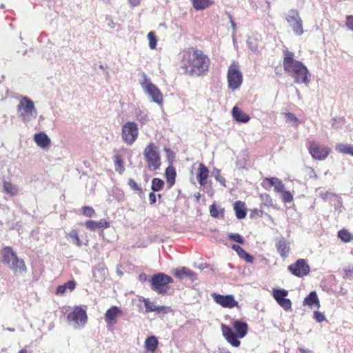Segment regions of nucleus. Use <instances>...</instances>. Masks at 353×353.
<instances>
[{"label":"nucleus","instance_id":"obj_1","mask_svg":"<svg viewBox=\"0 0 353 353\" xmlns=\"http://www.w3.org/2000/svg\"><path fill=\"white\" fill-rule=\"evenodd\" d=\"M210 59L201 50L191 47L180 53V69L190 77L205 75L209 70Z\"/></svg>","mask_w":353,"mask_h":353},{"label":"nucleus","instance_id":"obj_2","mask_svg":"<svg viewBox=\"0 0 353 353\" xmlns=\"http://www.w3.org/2000/svg\"><path fill=\"white\" fill-rule=\"evenodd\" d=\"M283 65L284 70L292 77L294 83L308 85L310 74L303 63L294 59V53L288 50L283 51Z\"/></svg>","mask_w":353,"mask_h":353},{"label":"nucleus","instance_id":"obj_3","mask_svg":"<svg viewBox=\"0 0 353 353\" xmlns=\"http://www.w3.org/2000/svg\"><path fill=\"white\" fill-rule=\"evenodd\" d=\"M232 328L225 324L221 325L223 336L226 341L234 347H239L241 342L239 339L246 336L248 325L245 322L236 320L232 323Z\"/></svg>","mask_w":353,"mask_h":353},{"label":"nucleus","instance_id":"obj_4","mask_svg":"<svg viewBox=\"0 0 353 353\" xmlns=\"http://www.w3.org/2000/svg\"><path fill=\"white\" fill-rule=\"evenodd\" d=\"M1 261L8 266L14 274H21L27 268L23 259L19 258L17 253L10 246H6L0 251Z\"/></svg>","mask_w":353,"mask_h":353},{"label":"nucleus","instance_id":"obj_5","mask_svg":"<svg viewBox=\"0 0 353 353\" xmlns=\"http://www.w3.org/2000/svg\"><path fill=\"white\" fill-rule=\"evenodd\" d=\"M143 155L146 167L150 171L159 170L161 165V157L159 147L154 143L150 142L144 148Z\"/></svg>","mask_w":353,"mask_h":353},{"label":"nucleus","instance_id":"obj_6","mask_svg":"<svg viewBox=\"0 0 353 353\" xmlns=\"http://www.w3.org/2000/svg\"><path fill=\"white\" fill-rule=\"evenodd\" d=\"M17 110L19 116L25 123L30 122L37 116V110L34 103L28 97H21L19 103L17 106Z\"/></svg>","mask_w":353,"mask_h":353},{"label":"nucleus","instance_id":"obj_7","mask_svg":"<svg viewBox=\"0 0 353 353\" xmlns=\"http://www.w3.org/2000/svg\"><path fill=\"white\" fill-rule=\"evenodd\" d=\"M173 281L174 280L171 276L164 273H158L151 278V288L158 294H164L167 293L169 289L168 284L173 283Z\"/></svg>","mask_w":353,"mask_h":353},{"label":"nucleus","instance_id":"obj_8","mask_svg":"<svg viewBox=\"0 0 353 353\" xmlns=\"http://www.w3.org/2000/svg\"><path fill=\"white\" fill-rule=\"evenodd\" d=\"M228 87L234 90L243 83V74L237 62H232L228 68L227 74Z\"/></svg>","mask_w":353,"mask_h":353},{"label":"nucleus","instance_id":"obj_9","mask_svg":"<svg viewBox=\"0 0 353 353\" xmlns=\"http://www.w3.org/2000/svg\"><path fill=\"white\" fill-rule=\"evenodd\" d=\"M139 136V128L134 121L126 122L121 128V138L123 141L132 145L137 139Z\"/></svg>","mask_w":353,"mask_h":353},{"label":"nucleus","instance_id":"obj_10","mask_svg":"<svg viewBox=\"0 0 353 353\" xmlns=\"http://www.w3.org/2000/svg\"><path fill=\"white\" fill-rule=\"evenodd\" d=\"M143 79L141 82V85L145 92L152 98V101L159 105H161L163 101V94L160 90L151 82L150 79L148 78L145 73H143Z\"/></svg>","mask_w":353,"mask_h":353},{"label":"nucleus","instance_id":"obj_11","mask_svg":"<svg viewBox=\"0 0 353 353\" xmlns=\"http://www.w3.org/2000/svg\"><path fill=\"white\" fill-rule=\"evenodd\" d=\"M307 148L312 158L319 161L325 160L331 152L330 148L320 144L315 141H310Z\"/></svg>","mask_w":353,"mask_h":353},{"label":"nucleus","instance_id":"obj_12","mask_svg":"<svg viewBox=\"0 0 353 353\" xmlns=\"http://www.w3.org/2000/svg\"><path fill=\"white\" fill-rule=\"evenodd\" d=\"M67 320L70 323H72L75 327H83L88 321L85 310L81 306H75L73 310L68 314Z\"/></svg>","mask_w":353,"mask_h":353},{"label":"nucleus","instance_id":"obj_13","mask_svg":"<svg viewBox=\"0 0 353 353\" xmlns=\"http://www.w3.org/2000/svg\"><path fill=\"white\" fill-rule=\"evenodd\" d=\"M288 270L297 277H303L310 274V267L305 259H300L290 265Z\"/></svg>","mask_w":353,"mask_h":353},{"label":"nucleus","instance_id":"obj_14","mask_svg":"<svg viewBox=\"0 0 353 353\" xmlns=\"http://www.w3.org/2000/svg\"><path fill=\"white\" fill-rule=\"evenodd\" d=\"M286 20L292 26L295 34L301 35L303 33V23L298 11L291 10L286 17Z\"/></svg>","mask_w":353,"mask_h":353},{"label":"nucleus","instance_id":"obj_15","mask_svg":"<svg viewBox=\"0 0 353 353\" xmlns=\"http://www.w3.org/2000/svg\"><path fill=\"white\" fill-rule=\"evenodd\" d=\"M272 295L277 303L285 310L291 309L292 302L289 299L286 298L288 295V290L284 289H274Z\"/></svg>","mask_w":353,"mask_h":353},{"label":"nucleus","instance_id":"obj_16","mask_svg":"<svg viewBox=\"0 0 353 353\" xmlns=\"http://www.w3.org/2000/svg\"><path fill=\"white\" fill-rule=\"evenodd\" d=\"M212 296L214 301L223 307L233 308L238 306V301L234 299L233 295H221L213 293Z\"/></svg>","mask_w":353,"mask_h":353},{"label":"nucleus","instance_id":"obj_17","mask_svg":"<svg viewBox=\"0 0 353 353\" xmlns=\"http://www.w3.org/2000/svg\"><path fill=\"white\" fill-rule=\"evenodd\" d=\"M123 314V311L119 307L112 306L105 313V321L109 325L116 324L117 318Z\"/></svg>","mask_w":353,"mask_h":353},{"label":"nucleus","instance_id":"obj_18","mask_svg":"<svg viewBox=\"0 0 353 353\" xmlns=\"http://www.w3.org/2000/svg\"><path fill=\"white\" fill-rule=\"evenodd\" d=\"M275 247L283 259H285L288 256L290 251V244L285 238L278 240L275 243Z\"/></svg>","mask_w":353,"mask_h":353},{"label":"nucleus","instance_id":"obj_19","mask_svg":"<svg viewBox=\"0 0 353 353\" xmlns=\"http://www.w3.org/2000/svg\"><path fill=\"white\" fill-rule=\"evenodd\" d=\"M209 173L208 168L203 163L199 165L196 172V179L201 186H205L207 184Z\"/></svg>","mask_w":353,"mask_h":353},{"label":"nucleus","instance_id":"obj_20","mask_svg":"<svg viewBox=\"0 0 353 353\" xmlns=\"http://www.w3.org/2000/svg\"><path fill=\"white\" fill-rule=\"evenodd\" d=\"M304 305H308L310 307H315L319 309L321 305L317 294L315 291L311 292L303 301Z\"/></svg>","mask_w":353,"mask_h":353},{"label":"nucleus","instance_id":"obj_21","mask_svg":"<svg viewBox=\"0 0 353 353\" xmlns=\"http://www.w3.org/2000/svg\"><path fill=\"white\" fill-rule=\"evenodd\" d=\"M85 227L90 230H95L97 228H108L110 227V223L105 219H101L99 221L88 220L85 223Z\"/></svg>","mask_w":353,"mask_h":353},{"label":"nucleus","instance_id":"obj_22","mask_svg":"<svg viewBox=\"0 0 353 353\" xmlns=\"http://www.w3.org/2000/svg\"><path fill=\"white\" fill-rule=\"evenodd\" d=\"M232 250H234L239 256L241 259L245 260L247 263H253L254 257L248 253L244 249H243L241 246L233 244L232 245Z\"/></svg>","mask_w":353,"mask_h":353},{"label":"nucleus","instance_id":"obj_23","mask_svg":"<svg viewBox=\"0 0 353 353\" xmlns=\"http://www.w3.org/2000/svg\"><path fill=\"white\" fill-rule=\"evenodd\" d=\"M234 210L238 219H243L246 216L247 210L245 204L241 201H237L234 204Z\"/></svg>","mask_w":353,"mask_h":353},{"label":"nucleus","instance_id":"obj_24","mask_svg":"<svg viewBox=\"0 0 353 353\" xmlns=\"http://www.w3.org/2000/svg\"><path fill=\"white\" fill-rule=\"evenodd\" d=\"M232 114L233 118L239 122L247 123L250 119V117L246 113L236 106L233 108Z\"/></svg>","mask_w":353,"mask_h":353},{"label":"nucleus","instance_id":"obj_25","mask_svg":"<svg viewBox=\"0 0 353 353\" xmlns=\"http://www.w3.org/2000/svg\"><path fill=\"white\" fill-rule=\"evenodd\" d=\"M34 140L37 145L41 148H46L50 144V139L44 132L35 134Z\"/></svg>","mask_w":353,"mask_h":353},{"label":"nucleus","instance_id":"obj_26","mask_svg":"<svg viewBox=\"0 0 353 353\" xmlns=\"http://www.w3.org/2000/svg\"><path fill=\"white\" fill-rule=\"evenodd\" d=\"M166 181L168 188H171L175 183V179L176 176V172L174 166H168L165 169V173Z\"/></svg>","mask_w":353,"mask_h":353},{"label":"nucleus","instance_id":"obj_27","mask_svg":"<svg viewBox=\"0 0 353 353\" xmlns=\"http://www.w3.org/2000/svg\"><path fill=\"white\" fill-rule=\"evenodd\" d=\"M174 275L179 279H183L184 276H188L192 280H194L196 279V274L190 269L185 267L177 268L175 270Z\"/></svg>","mask_w":353,"mask_h":353},{"label":"nucleus","instance_id":"obj_28","mask_svg":"<svg viewBox=\"0 0 353 353\" xmlns=\"http://www.w3.org/2000/svg\"><path fill=\"white\" fill-rule=\"evenodd\" d=\"M159 345L157 338L154 336H148L145 341V348L148 352L154 353Z\"/></svg>","mask_w":353,"mask_h":353},{"label":"nucleus","instance_id":"obj_29","mask_svg":"<svg viewBox=\"0 0 353 353\" xmlns=\"http://www.w3.org/2000/svg\"><path fill=\"white\" fill-rule=\"evenodd\" d=\"M76 282L74 280L69 281L63 285H59L57 288L56 294L63 295L67 290L72 292L75 289Z\"/></svg>","mask_w":353,"mask_h":353},{"label":"nucleus","instance_id":"obj_30","mask_svg":"<svg viewBox=\"0 0 353 353\" xmlns=\"http://www.w3.org/2000/svg\"><path fill=\"white\" fill-rule=\"evenodd\" d=\"M113 161L115 171L119 174H122L125 172V162L119 154H115L113 157Z\"/></svg>","mask_w":353,"mask_h":353},{"label":"nucleus","instance_id":"obj_31","mask_svg":"<svg viewBox=\"0 0 353 353\" xmlns=\"http://www.w3.org/2000/svg\"><path fill=\"white\" fill-rule=\"evenodd\" d=\"M3 191L8 194L14 196L19 192L18 187L10 181H4L3 183Z\"/></svg>","mask_w":353,"mask_h":353},{"label":"nucleus","instance_id":"obj_32","mask_svg":"<svg viewBox=\"0 0 353 353\" xmlns=\"http://www.w3.org/2000/svg\"><path fill=\"white\" fill-rule=\"evenodd\" d=\"M194 8L201 10L208 8L212 2L210 0H191Z\"/></svg>","mask_w":353,"mask_h":353},{"label":"nucleus","instance_id":"obj_33","mask_svg":"<svg viewBox=\"0 0 353 353\" xmlns=\"http://www.w3.org/2000/svg\"><path fill=\"white\" fill-rule=\"evenodd\" d=\"M338 237L345 243H348L353 240V234L345 229H342L338 232Z\"/></svg>","mask_w":353,"mask_h":353},{"label":"nucleus","instance_id":"obj_34","mask_svg":"<svg viewBox=\"0 0 353 353\" xmlns=\"http://www.w3.org/2000/svg\"><path fill=\"white\" fill-rule=\"evenodd\" d=\"M164 181L159 178H154L152 181L151 189L153 192L161 191L164 186Z\"/></svg>","mask_w":353,"mask_h":353},{"label":"nucleus","instance_id":"obj_35","mask_svg":"<svg viewBox=\"0 0 353 353\" xmlns=\"http://www.w3.org/2000/svg\"><path fill=\"white\" fill-rule=\"evenodd\" d=\"M210 215L214 218H223L224 216L223 209L219 210L215 203H213L210 206Z\"/></svg>","mask_w":353,"mask_h":353},{"label":"nucleus","instance_id":"obj_36","mask_svg":"<svg viewBox=\"0 0 353 353\" xmlns=\"http://www.w3.org/2000/svg\"><path fill=\"white\" fill-rule=\"evenodd\" d=\"M144 305L145 307L146 312H161L163 310V307L155 306L154 303L149 301L148 299L143 300Z\"/></svg>","mask_w":353,"mask_h":353},{"label":"nucleus","instance_id":"obj_37","mask_svg":"<svg viewBox=\"0 0 353 353\" xmlns=\"http://www.w3.org/2000/svg\"><path fill=\"white\" fill-rule=\"evenodd\" d=\"M352 146L353 145L350 144H339L336 146V150L338 152L350 155Z\"/></svg>","mask_w":353,"mask_h":353},{"label":"nucleus","instance_id":"obj_38","mask_svg":"<svg viewBox=\"0 0 353 353\" xmlns=\"http://www.w3.org/2000/svg\"><path fill=\"white\" fill-rule=\"evenodd\" d=\"M128 184L132 190L137 192L139 194H142L143 193L141 185H139L133 179H129Z\"/></svg>","mask_w":353,"mask_h":353},{"label":"nucleus","instance_id":"obj_39","mask_svg":"<svg viewBox=\"0 0 353 353\" xmlns=\"http://www.w3.org/2000/svg\"><path fill=\"white\" fill-rule=\"evenodd\" d=\"M68 237L74 241L75 245L78 247L82 245V241H81L78 232L75 230H72L68 234Z\"/></svg>","mask_w":353,"mask_h":353},{"label":"nucleus","instance_id":"obj_40","mask_svg":"<svg viewBox=\"0 0 353 353\" xmlns=\"http://www.w3.org/2000/svg\"><path fill=\"white\" fill-rule=\"evenodd\" d=\"M285 117L287 121L292 122L295 126H298L300 123L299 119L291 112L285 113Z\"/></svg>","mask_w":353,"mask_h":353},{"label":"nucleus","instance_id":"obj_41","mask_svg":"<svg viewBox=\"0 0 353 353\" xmlns=\"http://www.w3.org/2000/svg\"><path fill=\"white\" fill-rule=\"evenodd\" d=\"M149 46L151 49H155L157 47V39L153 32H150L148 34Z\"/></svg>","mask_w":353,"mask_h":353},{"label":"nucleus","instance_id":"obj_42","mask_svg":"<svg viewBox=\"0 0 353 353\" xmlns=\"http://www.w3.org/2000/svg\"><path fill=\"white\" fill-rule=\"evenodd\" d=\"M281 194L282 200L285 203H290L294 199L293 195L288 190H284Z\"/></svg>","mask_w":353,"mask_h":353},{"label":"nucleus","instance_id":"obj_43","mask_svg":"<svg viewBox=\"0 0 353 353\" xmlns=\"http://www.w3.org/2000/svg\"><path fill=\"white\" fill-rule=\"evenodd\" d=\"M136 118L141 124H144L148 121V115L140 110L136 112Z\"/></svg>","mask_w":353,"mask_h":353},{"label":"nucleus","instance_id":"obj_44","mask_svg":"<svg viewBox=\"0 0 353 353\" xmlns=\"http://www.w3.org/2000/svg\"><path fill=\"white\" fill-rule=\"evenodd\" d=\"M82 213L86 217H92L95 214L94 210L90 206H83Z\"/></svg>","mask_w":353,"mask_h":353},{"label":"nucleus","instance_id":"obj_45","mask_svg":"<svg viewBox=\"0 0 353 353\" xmlns=\"http://www.w3.org/2000/svg\"><path fill=\"white\" fill-rule=\"evenodd\" d=\"M260 199L263 202V204L265 205H266V206L272 205V199L268 194H267V193L261 194L260 195Z\"/></svg>","mask_w":353,"mask_h":353},{"label":"nucleus","instance_id":"obj_46","mask_svg":"<svg viewBox=\"0 0 353 353\" xmlns=\"http://www.w3.org/2000/svg\"><path fill=\"white\" fill-rule=\"evenodd\" d=\"M264 212L261 210H259L257 208H254L251 210L250 218H261L263 216Z\"/></svg>","mask_w":353,"mask_h":353},{"label":"nucleus","instance_id":"obj_47","mask_svg":"<svg viewBox=\"0 0 353 353\" xmlns=\"http://www.w3.org/2000/svg\"><path fill=\"white\" fill-rule=\"evenodd\" d=\"M229 239L235 242L239 243L241 244L244 243V240L242 236L239 234H231L229 235Z\"/></svg>","mask_w":353,"mask_h":353},{"label":"nucleus","instance_id":"obj_48","mask_svg":"<svg viewBox=\"0 0 353 353\" xmlns=\"http://www.w3.org/2000/svg\"><path fill=\"white\" fill-rule=\"evenodd\" d=\"M274 191L278 193H281L285 190V185L282 181L279 179L278 182L274 186Z\"/></svg>","mask_w":353,"mask_h":353},{"label":"nucleus","instance_id":"obj_49","mask_svg":"<svg viewBox=\"0 0 353 353\" xmlns=\"http://www.w3.org/2000/svg\"><path fill=\"white\" fill-rule=\"evenodd\" d=\"M279 179L276 177L265 178L263 183L267 182L269 186H274Z\"/></svg>","mask_w":353,"mask_h":353},{"label":"nucleus","instance_id":"obj_50","mask_svg":"<svg viewBox=\"0 0 353 353\" xmlns=\"http://www.w3.org/2000/svg\"><path fill=\"white\" fill-rule=\"evenodd\" d=\"M314 316L316 321L319 323L323 322L325 320V316L319 311H315L314 312Z\"/></svg>","mask_w":353,"mask_h":353},{"label":"nucleus","instance_id":"obj_51","mask_svg":"<svg viewBox=\"0 0 353 353\" xmlns=\"http://www.w3.org/2000/svg\"><path fill=\"white\" fill-rule=\"evenodd\" d=\"M346 26L353 30V16H347L346 18Z\"/></svg>","mask_w":353,"mask_h":353},{"label":"nucleus","instance_id":"obj_52","mask_svg":"<svg viewBox=\"0 0 353 353\" xmlns=\"http://www.w3.org/2000/svg\"><path fill=\"white\" fill-rule=\"evenodd\" d=\"M155 192H152L149 194V201L151 205L154 204L157 202V196L154 194Z\"/></svg>","mask_w":353,"mask_h":353},{"label":"nucleus","instance_id":"obj_53","mask_svg":"<svg viewBox=\"0 0 353 353\" xmlns=\"http://www.w3.org/2000/svg\"><path fill=\"white\" fill-rule=\"evenodd\" d=\"M216 180L219 181L223 186H225V179L223 176H221L219 174L215 177Z\"/></svg>","mask_w":353,"mask_h":353},{"label":"nucleus","instance_id":"obj_54","mask_svg":"<svg viewBox=\"0 0 353 353\" xmlns=\"http://www.w3.org/2000/svg\"><path fill=\"white\" fill-rule=\"evenodd\" d=\"M128 2L132 7H136L140 5L141 0H128Z\"/></svg>","mask_w":353,"mask_h":353},{"label":"nucleus","instance_id":"obj_55","mask_svg":"<svg viewBox=\"0 0 353 353\" xmlns=\"http://www.w3.org/2000/svg\"><path fill=\"white\" fill-rule=\"evenodd\" d=\"M140 280L145 281L147 279V276L145 274H141L139 275Z\"/></svg>","mask_w":353,"mask_h":353},{"label":"nucleus","instance_id":"obj_56","mask_svg":"<svg viewBox=\"0 0 353 353\" xmlns=\"http://www.w3.org/2000/svg\"><path fill=\"white\" fill-rule=\"evenodd\" d=\"M230 22H231V25H232L233 29H235L236 28V23H234V21L232 19V17H230Z\"/></svg>","mask_w":353,"mask_h":353},{"label":"nucleus","instance_id":"obj_57","mask_svg":"<svg viewBox=\"0 0 353 353\" xmlns=\"http://www.w3.org/2000/svg\"><path fill=\"white\" fill-rule=\"evenodd\" d=\"M299 351L301 352V353H310V352L307 350H305L303 348H300L299 349Z\"/></svg>","mask_w":353,"mask_h":353},{"label":"nucleus","instance_id":"obj_58","mask_svg":"<svg viewBox=\"0 0 353 353\" xmlns=\"http://www.w3.org/2000/svg\"><path fill=\"white\" fill-rule=\"evenodd\" d=\"M18 353H28V351L26 349H22Z\"/></svg>","mask_w":353,"mask_h":353},{"label":"nucleus","instance_id":"obj_59","mask_svg":"<svg viewBox=\"0 0 353 353\" xmlns=\"http://www.w3.org/2000/svg\"><path fill=\"white\" fill-rule=\"evenodd\" d=\"M221 353H231V352L228 350H226V351L222 352Z\"/></svg>","mask_w":353,"mask_h":353},{"label":"nucleus","instance_id":"obj_60","mask_svg":"<svg viewBox=\"0 0 353 353\" xmlns=\"http://www.w3.org/2000/svg\"><path fill=\"white\" fill-rule=\"evenodd\" d=\"M350 155L353 156V146H352V150H351V152H350Z\"/></svg>","mask_w":353,"mask_h":353},{"label":"nucleus","instance_id":"obj_61","mask_svg":"<svg viewBox=\"0 0 353 353\" xmlns=\"http://www.w3.org/2000/svg\"><path fill=\"white\" fill-rule=\"evenodd\" d=\"M161 194H158V198H161Z\"/></svg>","mask_w":353,"mask_h":353},{"label":"nucleus","instance_id":"obj_62","mask_svg":"<svg viewBox=\"0 0 353 353\" xmlns=\"http://www.w3.org/2000/svg\"><path fill=\"white\" fill-rule=\"evenodd\" d=\"M110 0H107V3H109Z\"/></svg>","mask_w":353,"mask_h":353}]
</instances>
